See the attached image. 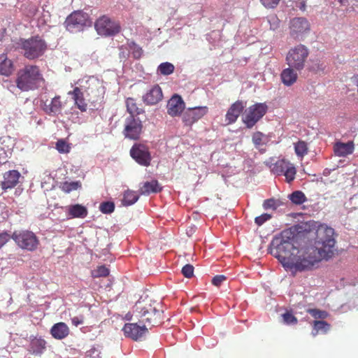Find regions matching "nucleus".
Returning <instances> with one entry per match:
<instances>
[{
  "instance_id": "obj_1",
  "label": "nucleus",
  "mask_w": 358,
  "mask_h": 358,
  "mask_svg": "<svg viewBox=\"0 0 358 358\" xmlns=\"http://www.w3.org/2000/svg\"><path fill=\"white\" fill-rule=\"evenodd\" d=\"M336 240L334 229L326 225H320L316 231L315 246L308 247L295 256L293 264L289 267L296 271H311L318 267L322 260H329L334 255Z\"/></svg>"
},
{
  "instance_id": "obj_2",
  "label": "nucleus",
  "mask_w": 358,
  "mask_h": 358,
  "mask_svg": "<svg viewBox=\"0 0 358 358\" xmlns=\"http://www.w3.org/2000/svg\"><path fill=\"white\" fill-rule=\"evenodd\" d=\"M299 252L294 246V234L290 229L282 231L273 238L270 245V253L276 257L284 267L293 264L296 254Z\"/></svg>"
},
{
  "instance_id": "obj_3",
  "label": "nucleus",
  "mask_w": 358,
  "mask_h": 358,
  "mask_svg": "<svg viewBox=\"0 0 358 358\" xmlns=\"http://www.w3.org/2000/svg\"><path fill=\"white\" fill-rule=\"evenodd\" d=\"M157 303L146 297L138 300L134 307V316L140 324L148 325L150 328L159 325L162 322L163 311L157 309Z\"/></svg>"
},
{
  "instance_id": "obj_4",
  "label": "nucleus",
  "mask_w": 358,
  "mask_h": 358,
  "mask_svg": "<svg viewBox=\"0 0 358 358\" xmlns=\"http://www.w3.org/2000/svg\"><path fill=\"white\" fill-rule=\"evenodd\" d=\"M45 80L36 65L28 64L20 69L16 75L15 84L22 92L33 91L43 87Z\"/></svg>"
},
{
  "instance_id": "obj_5",
  "label": "nucleus",
  "mask_w": 358,
  "mask_h": 358,
  "mask_svg": "<svg viewBox=\"0 0 358 358\" xmlns=\"http://www.w3.org/2000/svg\"><path fill=\"white\" fill-rule=\"evenodd\" d=\"M17 45V48L21 51L25 58L29 60L43 56L48 49L46 41L38 35L27 39L20 38Z\"/></svg>"
},
{
  "instance_id": "obj_6",
  "label": "nucleus",
  "mask_w": 358,
  "mask_h": 358,
  "mask_svg": "<svg viewBox=\"0 0 358 358\" xmlns=\"http://www.w3.org/2000/svg\"><path fill=\"white\" fill-rule=\"evenodd\" d=\"M309 54V50L306 45H296L289 50L285 57L286 63L289 66L301 71L306 67Z\"/></svg>"
},
{
  "instance_id": "obj_7",
  "label": "nucleus",
  "mask_w": 358,
  "mask_h": 358,
  "mask_svg": "<svg viewBox=\"0 0 358 358\" xmlns=\"http://www.w3.org/2000/svg\"><path fill=\"white\" fill-rule=\"evenodd\" d=\"M12 239L20 248L29 252L36 250L40 243L33 231L26 229L15 231L12 234Z\"/></svg>"
},
{
  "instance_id": "obj_8",
  "label": "nucleus",
  "mask_w": 358,
  "mask_h": 358,
  "mask_svg": "<svg viewBox=\"0 0 358 358\" xmlns=\"http://www.w3.org/2000/svg\"><path fill=\"white\" fill-rule=\"evenodd\" d=\"M94 28L99 35L105 37L115 36L121 31L120 22L110 19L106 15L96 19L94 22Z\"/></svg>"
},
{
  "instance_id": "obj_9",
  "label": "nucleus",
  "mask_w": 358,
  "mask_h": 358,
  "mask_svg": "<svg viewBox=\"0 0 358 358\" xmlns=\"http://www.w3.org/2000/svg\"><path fill=\"white\" fill-rule=\"evenodd\" d=\"M271 173L277 176H285L287 182L290 183L295 179L296 169L294 165L285 159L278 160L273 164L266 163Z\"/></svg>"
},
{
  "instance_id": "obj_10",
  "label": "nucleus",
  "mask_w": 358,
  "mask_h": 358,
  "mask_svg": "<svg viewBox=\"0 0 358 358\" xmlns=\"http://www.w3.org/2000/svg\"><path fill=\"white\" fill-rule=\"evenodd\" d=\"M268 106L264 103H257L248 107L243 116V122L247 128L251 129L266 113Z\"/></svg>"
},
{
  "instance_id": "obj_11",
  "label": "nucleus",
  "mask_w": 358,
  "mask_h": 358,
  "mask_svg": "<svg viewBox=\"0 0 358 358\" xmlns=\"http://www.w3.org/2000/svg\"><path fill=\"white\" fill-rule=\"evenodd\" d=\"M91 21L87 13L82 10H76L71 13L66 19L64 25L70 32H76L90 25Z\"/></svg>"
},
{
  "instance_id": "obj_12",
  "label": "nucleus",
  "mask_w": 358,
  "mask_h": 358,
  "mask_svg": "<svg viewBox=\"0 0 358 358\" xmlns=\"http://www.w3.org/2000/svg\"><path fill=\"white\" fill-rule=\"evenodd\" d=\"M130 156L140 165L148 166L152 157L148 145L144 143H136L130 149Z\"/></svg>"
},
{
  "instance_id": "obj_13",
  "label": "nucleus",
  "mask_w": 358,
  "mask_h": 358,
  "mask_svg": "<svg viewBox=\"0 0 358 358\" xmlns=\"http://www.w3.org/2000/svg\"><path fill=\"white\" fill-rule=\"evenodd\" d=\"M143 132V124L139 118L129 116L125 119L123 134L131 140H138Z\"/></svg>"
},
{
  "instance_id": "obj_14",
  "label": "nucleus",
  "mask_w": 358,
  "mask_h": 358,
  "mask_svg": "<svg viewBox=\"0 0 358 358\" xmlns=\"http://www.w3.org/2000/svg\"><path fill=\"white\" fill-rule=\"evenodd\" d=\"M206 106H197L187 108L182 114V122L186 126L191 127L194 123L207 114Z\"/></svg>"
},
{
  "instance_id": "obj_15",
  "label": "nucleus",
  "mask_w": 358,
  "mask_h": 358,
  "mask_svg": "<svg viewBox=\"0 0 358 358\" xmlns=\"http://www.w3.org/2000/svg\"><path fill=\"white\" fill-rule=\"evenodd\" d=\"M245 108V103L243 101L238 100L233 103L228 108L225 115L226 124L229 125L235 123Z\"/></svg>"
},
{
  "instance_id": "obj_16",
  "label": "nucleus",
  "mask_w": 358,
  "mask_h": 358,
  "mask_svg": "<svg viewBox=\"0 0 358 358\" xmlns=\"http://www.w3.org/2000/svg\"><path fill=\"white\" fill-rule=\"evenodd\" d=\"M185 107V103L182 97L178 94H174L167 103V113L171 117L178 116L184 110Z\"/></svg>"
},
{
  "instance_id": "obj_17",
  "label": "nucleus",
  "mask_w": 358,
  "mask_h": 358,
  "mask_svg": "<svg viewBox=\"0 0 358 358\" xmlns=\"http://www.w3.org/2000/svg\"><path fill=\"white\" fill-rule=\"evenodd\" d=\"M138 325L136 323L125 324L122 330L127 337L131 338L134 341L141 338L148 331L146 325Z\"/></svg>"
},
{
  "instance_id": "obj_18",
  "label": "nucleus",
  "mask_w": 358,
  "mask_h": 358,
  "mask_svg": "<svg viewBox=\"0 0 358 358\" xmlns=\"http://www.w3.org/2000/svg\"><path fill=\"white\" fill-rule=\"evenodd\" d=\"M290 34L296 38L310 29L308 20L303 17H295L290 21L289 24Z\"/></svg>"
},
{
  "instance_id": "obj_19",
  "label": "nucleus",
  "mask_w": 358,
  "mask_h": 358,
  "mask_svg": "<svg viewBox=\"0 0 358 358\" xmlns=\"http://www.w3.org/2000/svg\"><path fill=\"white\" fill-rule=\"evenodd\" d=\"M63 103L61 101L60 96H55L51 99L50 103H44L43 110L50 116H57L61 114L63 109Z\"/></svg>"
},
{
  "instance_id": "obj_20",
  "label": "nucleus",
  "mask_w": 358,
  "mask_h": 358,
  "mask_svg": "<svg viewBox=\"0 0 358 358\" xmlns=\"http://www.w3.org/2000/svg\"><path fill=\"white\" fill-rule=\"evenodd\" d=\"M20 177V173L16 170H11L4 173L1 184L2 189L6 190L15 187L18 183Z\"/></svg>"
},
{
  "instance_id": "obj_21",
  "label": "nucleus",
  "mask_w": 358,
  "mask_h": 358,
  "mask_svg": "<svg viewBox=\"0 0 358 358\" xmlns=\"http://www.w3.org/2000/svg\"><path fill=\"white\" fill-rule=\"evenodd\" d=\"M163 98L162 90L159 85L153 86L144 96L143 101L148 105H155Z\"/></svg>"
},
{
  "instance_id": "obj_22",
  "label": "nucleus",
  "mask_w": 358,
  "mask_h": 358,
  "mask_svg": "<svg viewBox=\"0 0 358 358\" xmlns=\"http://www.w3.org/2000/svg\"><path fill=\"white\" fill-rule=\"evenodd\" d=\"M70 333L68 325L62 322L55 324L50 329L52 336L57 340H62L66 338Z\"/></svg>"
},
{
  "instance_id": "obj_23",
  "label": "nucleus",
  "mask_w": 358,
  "mask_h": 358,
  "mask_svg": "<svg viewBox=\"0 0 358 358\" xmlns=\"http://www.w3.org/2000/svg\"><path fill=\"white\" fill-rule=\"evenodd\" d=\"M69 95L72 96L76 106L82 112H85L87 108V103H86L83 92L78 87H74L72 91L68 92Z\"/></svg>"
},
{
  "instance_id": "obj_24",
  "label": "nucleus",
  "mask_w": 358,
  "mask_h": 358,
  "mask_svg": "<svg viewBox=\"0 0 358 358\" xmlns=\"http://www.w3.org/2000/svg\"><path fill=\"white\" fill-rule=\"evenodd\" d=\"M66 209L70 218H85L88 213L87 208L78 203L68 206Z\"/></svg>"
},
{
  "instance_id": "obj_25",
  "label": "nucleus",
  "mask_w": 358,
  "mask_h": 358,
  "mask_svg": "<svg viewBox=\"0 0 358 358\" xmlns=\"http://www.w3.org/2000/svg\"><path fill=\"white\" fill-rule=\"evenodd\" d=\"M296 70L293 67L289 66L285 69L281 74L280 78L282 83L286 86H291L294 84L298 78Z\"/></svg>"
},
{
  "instance_id": "obj_26",
  "label": "nucleus",
  "mask_w": 358,
  "mask_h": 358,
  "mask_svg": "<svg viewBox=\"0 0 358 358\" xmlns=\"http://www.w3.org/2000/svg\"><path fill=\"white\" fill-rule=\"evenodd\" d=\"M355 146L352 141L348 143H336L334 146L335 155L338 157H345L352 154Z\"/></svg>"
},
{
  "instance_id": "obj_27",
  "label": "nucleus",
  "mask_w": 358,
  "mask_h": 358,
  "mask_svg": "<svg viewBox=\"0 0 358 358\" xmlns=\"http://www.w3.org/2000/svg\"><path fill=\"white\" fill-rule=\"evenodd\" d=\"M14 70L13 62L8 59L6 54L0 55V73L3 76H10Z\"/></svg>"
},
{
  "instance_id": "obj_28",
  "label": "nucleus",
  "mask_w": 358,
  "mask_h": 358,
  "mask_svg": "<svg viewBox=\"0 0 358 358\" xmlns=\"http://www.w3.org/2000/svg\"><path fill=\"white\" fill-rule=\"evenodd\" d=\"M162 190V187L156 180L150 182H145L141 187L140 191L143 194H150V193H157Z\"/></svg>"
},
{
  "instance_id": "obj_29",
  "label": "nucleus",
  "mask_w": 358,
  "mask_h": 358,
  "mask_svg": "<svg viewBox=\"0 0 358 358\" xmlns=\"http://www.w3.org/2000/svg\"><path fill=\"white\" fill-rule=\"evenodd\" d=\"M269 136L261 131H256L252 134V141L256 148L259 149L262 146L266 145L270 141Z\"/></svg>"
},
{
  "instance_id": "obj_30",
  "label": "nucleus",
  "mask_w": 358,
  "mask_h": 358,
  "mask_svg": "<svg viewBox=\"0 0 358 358\" xmlns=\"http://www.w3.org/2000/svg\"><path fill=\"white\" fill-rule=\"evenodd\" d=\"M330 329V324L324 320H315L312 335L315 336L319 332L326 334Z\"/></svg>"
},
{
  "instance_id": "obj_31",
  "label": "nucleus",
  "mask_w": 358,
  "mask_h": 358,
  "mask_svg": "<svg viewBox=\"0 0 358 358\" xmlns=\"http://www.w3.org/2000/svg\"><path fill=\"white\" fill-rule=\"evenodd\" d=\"M127 109L129 116L138 115L143 112V109L138 108L136 106V103L134 101V99L132 98H128L126 101Z\"/></svg>"
},
{
  "instance_id": "obj_32",
  "label": "nucleus",
  "mask_w": 358,
  "mask_h": 358,
  "mask_svg": "<svg viewBox=\"0 0 358 358\" xmlns=\"http://www.w3.org/2000/svg\"><path fill=\"white\" fill-rule=\"evenodd\" d=\"M175 66L173 64L166 62L160 64L157 67V73L163 76H169L173 73Z\"/></svg>"
},
{
  "instance_id": "obj_33",
  "label": "nucleus",
  "mask_w": 358,
  "mask_h": 358,
  "mask_svg": "<svg viewBox=\"0 0 358 358\" xmlns=\"http://www.w3.org/2000/svg\"><path fill=\"white\" fill-rule=\"evenodd\" d=\"M139 198L136 192L131 190H127L124 194L122 203L124 206H130L136 203Z\"/></svg>"
},
{
  "instance_id": "obj_34",
  "label": "nucleus",
  "mask_w": 358,
  "mask_h": 358,
  "mask_svg": "<svg viewBox=\"0 0 358 358\" xmlns=\"http://www.w3.org/2000/svg\"><path fill=\"white\" fill-rule=\"evenodd\" d=\"M294 150L298 157H303L308 153V145L303 141H299L294 144Z\"/></svg>"
},
{
  "instance_id": "obj_35",
  "label": "nucleus",
  "mask_w": 358,
  "mask_h": 358,
  "mask_svg": "<svg viewBox=\"0 0 358 358\" xmlns=\"http://www.w3.org/2000/svg\"><path fill=\"white\" fill-rule=\"evenodd\" d=\"M80 187V182H64L60 185V189L65 193H69L73 190L78 189Z\"/></svg>"
},
{
  "instance_id": "obj_36",
  "label": "nucleus",
  "mask_w": 358,
  "mask_h": 358,
  "mask_svg": "<svg viewBox=\"0 0 358 358\" xmlns=\"http://www.w3.org/2000/svg\"><path fill=\"white\" fill-rule=\"evenodd\" d=\"M292 203L300 205L306 201L305 194L301 191H295L289 196Z\"/></svg>"
},
{
  "instance_id": "obj_37",
  "label": "nucleus",
  "mask_w": 358,
  "mask_h": 358,
  "mask_svg": "<svg viewBox=\"0 0 358 358\" xmlns=\"http://www.w3.org/2000/svg\"><path fill=\"white\" fill-rule=\"evenodd\" d=\"M128 46L134 59H138L142 57L143 50L142 48L138 45L135 42L131 41L128 43Z\"/></svg>"
},
{
  "instance_id": "obj_38",
  "label": "nucleus",
  "mask_w": 358,
  "mask_h": 358,
  "mask_svg": "<svg viewBox=\"0 0 358 358\" xmlns=\"http://www.w3.org/2000/svg\"><path fill=\"white\" fill-rule=\"evenodd\" d=\"M109 269L105 266H98L96 269L92 271V275L93 278L106 277L109 275Z\"/></svg>"
},
{
  "instance_id": "obj_39",
  "label": "nucleus",
  "mask_w": 358,
  "mask_h": 358,
  "mask_svg": "<svg viewBox=\"0 0 358 358\" xmlns=\"http://www.w3.org/2000/svg\"><path fill=\"white\" fill-rule=\"evenodd\" d=\"M99 210L104 214H109L114 211L115 204L112 201H105L100 204Z\"/></svg>"
},
{
  "instance_id": "obj_40",
  "label": "nucleus",
  "mask_w": 358,
  "mask_h": 358,
  "mask_svg": "<svg viewBox=\"0 0 358 358\" xmlns=\"http://www.w3.org/2000/svg\"><path fill=\"white\" fill-rule=\"evenodd\" d=\"M308 313H310L315 319H325L328 317V313L325 310H321L317 308L308 309Z\"/></svg>"
},
{
  "instance_id": "obj_41",
  "label": "nucleus",
  "mask_w": 358,
  "mask_h": 358,
  "mask_svg": "<svg viewBox=\"0 0 358 358\" xmlns=\"http://www.w3.org/2000/svg\"><path fill=\"white\" fill-rule=\"evenodd\" d=\"M56 149L60 153H68L70 151L69 145L63 139H59L56 143Z\"/></svg>"
},
{
  "instance_id": "obj_42",
  "label": "nucleus",
  "mask_w": 358,
  "mask_h": 358,
  "mask_svg": "<svg viewBox=\"0 0 358 358\" xmlns=\"http://www.w3.org/2000/svg\"><path fill=\"white\" fill-rule=\"evenodd\" d=\"M283 322L287 324H296L298 322L297 318L289 311L282 315Z\"/></svg>"
},
{
  "instance_id": "obj_43",
  "label": "nucleus",
  "mask_w": 358,
  "mask_h": 358,
  "mask_svg": "<svg viewBox=\"0 0 358 358\" xmlns=\"http://www.w3.org/2000/svg\"><path fill=\"white\" fill-rule=\"evenodd\" d=\"M280 0H259L261 3L267 9H273L278 6Z\"/></svg>"
},
{
  "instance_id": "obj_44",
  "label": "nucleus",
  "mask_w": 358,
  "mask_h": 358,
  "mask_svg": "<svg viewBox=\"0 0 358 358\" xmlns=\"http://www.w3.org/2000/svg\"><path fill=\"white\" fill-rule=\"evenodd\" d=\"M271 218V215L268 213H263L261 215L255 217V222L258 226H262L264 222L269 220Z\"/></svg>"
},
{
  "instance_id": "obj_45",
  "label": "nucleus",
  "mask_w": 358,
  "mask_h": 358,
  "mask_svg": "<svg viewBox=\"0 0 358 358\" xmlns=\"http://www.w3.org/2000/svg\"><path fill=\"white\" fill-rule=\"evenodd\" d=\"M182 273L186 278H191L194 274V267L191 264H186L182 268Z\"/></svg>"
},
{
  "instance_id": "obj_46",
  "label": "nucleus",
  "mask_w": 358,
  "mask_h": 358,
  "mask_svg": "<svg viewBox=\"0 0 358 358\" xmlns=\"http://www.w3.org/2000/svg\"><path fill=\"white\" fill-rule=\"evenodd\" d=\"M12 238V235L6 231L0 233V249Z\"/></svg>"
},
{
  "instance_id": "obj_47",
  "label": "nucleus",
  "mask_w": 358,
  "mask_h": 358,
  "mask_svg": "<svg viewBox=\"0 0 358 358\" xmlns=\"http://www.w3.org/2000/svg\"><path fill=\"white\" fill-rule=\"evenodd\" d=\"M100 353V350L97 348L92 346L85 352V355L86 357L90 358H99Z\"/></svg>"
},
{
  "instance_id": "obj_48",
  "label": "nucleus",
  "mask_w": 358,
  "mask_h": 358,
  "mask_svg": "<svg viewBox=\"0 0 358 358\" xmlns=\"http://www.w3.org/2000/svg\"><path fill=\"white\" fill-rule=\"evenodd\" d=\"M263 207L264 209H269V208L276 209V208H277L276 201L273 199H266L264 201Z\"/></svg>"
},
{
  "instance_id": "obj_49",
  "label": "nucleus",
  "mask_w": 358,
  "mask_h": 358,
  "mask_svg": "<svg viewBox=\"0 0 358 358\" xmlns=\"http://www.w3.org/2000/svg\"><path fill=\"white\" fill-rule=\"evenodd\" d=\"M268 22L270 23V28L273 30H275L279 27L280 21L278 17L275 15L271 16L268 18Z\"/></svg>"
},
{
  "instance_id": "obj_50",
  "label": "nucleus",
  "mask_w": 358,
  "mask_h": 358,
  "mask_svg": "<svg viewBox=\"0 0 358 358\" xmlns=\"http://www.w3.org/2000/svg\"><path fill=\"white\" fill-rule=\"evenodd\" d=\"M226 277L225 275H215L213 279H212V283L213 285L217 286V287H219L221 285V284L226 280Z\"/></svg>"
},
{
  "instance_id": "obj_51",
  "label": "nucleus",
  "mask_w": 358,
  "mask_h": 358,
  "mask_svg": "<svg viewBox=\"0 0 358 358\" xmlns=\"http://www.w3.org/2000/svg\"><path fill=\"white\" fill-rule=\"evenodd\" d=\"M84 322V316H76L71 318V323L75 327H78V325L83 324Z\"/></svg>"
},
{
  "instance_id": "obj_52",
  "label": "nucleus",
  "mask_w": 358,
  "mask_h": 358,
  "mask_svg": "<svg viewBox=\"0 0 358 358\" xmlns=\"http://www.w3.org/2000/svg\"><path fill=\"white\" fill-rule=\"evenodd\" d=\"M97 94L93 97V100H100L103 98V90L101 87H95Z\"/></svg>"
},
{
  "instance_id": "obj_53",
  "label": "nucleus",
  "mask_w": 358,
  "mask_h": 358,
  "mask_svg": "<svg viewBox=\"0 0 358 358\" xmlns=\"http://www.w3.org/2000/svg\"><path fill=\"white\" fill-rule=\"evenodd\" d=\"M317 66H312L311 71H313L315 72H319V71H323L325 69V66L323 64H317Z\"/></svg>"
},
{
  "instance_id": "obj_54",
  "label": "nucleus",
  "mask_w": 358,
  "mask_h": 358,
  "mask_svg": "<svg viewBox=\"0 0 358 358\" xmlns=\"http://www.w3.org/2000/svg\"><path fill=\"white\" fill-rule=\"evenodd\" d=\"M37 343H38V345L42 348H45V341L43 340H40V341H37Z\"/></svg>"
},
{
  "instance_id": "obj_55",
  "label": "nucleus",
  "mask_w": 358,
  "mask_h": 358,
  "mask_svg": "<svg viewBox=\"0 0 358 358\" xmlns=\"http://www.w3.org/2000/svg\"><path fill=\"white\" fill-rule=\"evenodd\" d=\"M353 82L358 87V75L353 77Z\"/></svg>"
},
{
  "instance_id": "obj_56",
  "label": "nucleus",
  "mask_w": 358,
  "mask_h": 358,
  "mask_svg": "<svg viewBox=\"0 0 358 358\" xmlns=\"http://www.w3.org/2000/svg\"><path fill=\"white\" fill-rule=\"evenodd\" d=\"M346 0H338V1L343 4L344 3V1H345Z\"/></svg>"
},
{
  "instance_id": "obj_57",
  "label": "nucleus",
  "mask_w": 358,
  "mask_h": 358,
  "mask_svg": "<svg viewBox=\"0 0 358 358\" xmlns=\"http://www.w3.org/2000/svg\"><path fill=\"white\" fill-rule=\"evenodd\" d=\"M95 87H96L95 85H92V90H91V92H93V90H94H94H96V89H95Z\"/></svg>"
},
{
  "instance_id": "obj_58",
  "label": "nucleus",
  "mask_w": 358,
  "mask_h": 358,
  "mask_svg": "<svg viewBox=\"0 0 358 358\" xmlns=\"http://www.w3.org/2000/svg\"><path fill=\"white\" fill-rule=\"evenodd\" d=\"M356 1H358V0H355Z\"/></svg>"
}]
</instances>
